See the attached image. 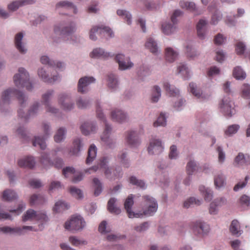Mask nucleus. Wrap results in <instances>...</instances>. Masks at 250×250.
I'll return each mask as SVG.
<instances>
[{
  "instance_id": "1",
  "label": "nucleus",
  "mask_w": 250,
  "mask_h": 250,
  "mask_svg": "<svg viewBox=\"0 0 250 250\" xmlns=\"http://www.w3.org/2000/svg\"><path fill=\"white\" fill-rule=\"evenodd\" d=\"M108 160V159L107 157L104 156L101 158L99 160L97 165L85 170V173H91V170H92L93 172H96L99 169H104V173L107 178L110 180H115L118 178L121 175L120 168L112 170L111 168L107 167Z\"/></svg>"
},
{
  "instance_id": "2",
  "label": "nucleus",
  "mask_w": 250,
  "mask_h": 250,
  "mask_svg": "<svg viewBox=\"0 0 250 250\" xmlns=\"http://www.w3.org/2000/svg\"><path fill=\"white\" fill-rule=\"evenodd\" d=\"M86 227V222L81 215L75 214L70 217L65 222L64 228L73 233L81 232Z\"/></svg>"
},
{
  "instance_id": "3",
  "label": "nucleus",
  "mask_w": 250,
  "mask_h": 250,
  "mask_svg": "<svg viewBox=\"0 0 250 250\" xmlns=\"http://www.w3.org/2000/svg\"><path fill=\"white\" fill-rule=\"evenodd\" d=\"M18 71L13 77L15 85L19 88L25 87L27 90H31L33 86L29 81L28 73L22 67L20 68Z\"/></svg>"
},
{
  "instance_id": "4",
  "label": "nucleus",
  "mask_w": 250,
  "mask_h": 250,
  "mask_svg": "<svg viewBox=\"0 0 250 250\" xmlns=\"http://www.w3.org/2000/svg\"><path fill=\"white\" fill-rule=\"evenodd\" d=\"M14 97H16L20 102L21 106H24L25 97L20 91L14 88H9L4 91L2 93L1 101L3 104H9L10 101Z\"/></svg>"
},
{
  "instance_id": "5",
  "label": "nucleus",
  "mask_w": 250,
  "mask_h": 250,
  "mask_svg": "<svg viewBox=\"0 0 250 250\" xmlns=\"http://www.w3.org/2000/svg\"><path fill=\"white\" fill-rule=\"evenodd\" d=\"M209 225L201 221H198L193 223L192 230L193 234L199 237H202L207 235L210 231Z\"/></svg>"
},
{
  "instance_id": "6",
  "label": "nucleus",
  "mask_w": 250,
  "mask_h": 250,
  "mask_svg": "<svg viewBox=\"0 0 250 250\" xmlns=\"http://www.w3.org/2000/svg\"><path fill=\"white\" fill-rule=\"evenodd\" d=\"M75 30V26L71 24L70 26H65L62 27L60 25H56L54 27V33L56 36H59V38L63 41L67 40L70 38H72V33Z\"/></svg>"
},
{
  "instance_id": "7",
  "label": "nucleus",
  "mask_w": 250,
  "mask_h": 250,
  "mask_svg": "<svg viewBox=\"0 0 250 250\" xmlns=\"http://www.w3.org/2000/svg\"><path fill=\"white\" fill-rule=\"evenodd\" d=\"M95 33H99L106 38H112L114 36V33L110 28L103 25L94 26L91 29L89 32V38L91 40L95 41L97 39Z\"/></svg>"
},
{
  "instance_id": "8",
  "label": "nucleus",
  "mask_w": 250,
  "mask_h": 250,
  "mask_svg": "<svg viewBox=\"0 0 250 250\" xmlns=\"http://www.w3.org/2000/svg\"><path fill=\"white\" fill-rule=\"evenodd\" d=\"M97 116L98 118L103 120L105 123V128L103 134L101 136V140L104 142L109 147L111 146V140L109 139V134L111 131V128L110 125L107 124L104 118V115L102 112L100 108L98 106L96 108Z\"/></svg>"
},
{
  "instance_id": "9",
  "label": "nucleus",
  "mask_w": 250,
  "mask_h": 250,
  "mask_svg": "<svg viewBox=\"0 0 250 250\" xmlns=\"http://www.w3.org/2000/svg\"><path fill=\"white\" fill-rule=\"evenodd\" d=\"M182 12L179 10H175L171 16V21L173 23V25L170 23L162 24V30L165 34L169 35L174 32L176 28L174 25L177 22V18L182 16Z\"/></svg>"
},
{
  "instance_id": "10",
  "label": "nucleus",
  "mask_w": 250,
  "mask_h": 250,
  "mask_svg": "<svg viewBox=\"0 0 250 250\" xmlns=\"http://www.w3.org/2000/svg\"><path fill=\"white\" fill-rule=\"evenodd\" d=\"M233 105V103L229 98L224 97L220 107L226 116L231 117L235 112Z\"/></svg>"
},
{
  "instance_id": "11",
  "label": "nucleus",
  "mask_w": 250,
  "mask_h": 250,
  "mask_svg": "<svg viewBox=\"0 0 250 250\" xmlns=\"http://www.w3.org/2000/svg\"><path fill=\"white\" fill-rule=\"evenodd\" d=\"M42 127L44 134L43 138L35 137L34 140L33 141V145L34 146H39L42 149H44L46 147L45 139L49 134L50 126L44 123L43 124Z\"/></svg>"
},
{
  "instance_id": "12",
  "label": "nucleus",
  "mask_w": 250,
  "mask_h": 250,
  "mask_svg": "<svg viewBox=\"0 0 250 250\" xmlns=\"http://www.w3.org/2000/svg\"><path fill=\"white\" fill-rule=\"evenodd\" d=\"M95 79L92 77H84L81 78L78 84V91L81 93H84L88 91V85L94 83Z\"/></svg>"
},
{
  "instance_id": "13",
  "label": "nucleus",
  "mask_w": 250,
  "mask_h": 250,
  "mask_svg": "<svg viewBox=\"0 0 250 250\" xmlns=\"http://www.w3.org/2000/svg\"><path fill=\"white\" fill-rule=\"evenodd\" d=\"M136 204H124L129 218H140L144 216L143 210H140L134 206Z\"/></svg>"
},
{
  "instance_id": "14",
  "label": "nucleus",
  "mask_w": 250,
  "mask_h": 250,
  "mask_svg": "<svg viewBox=\"0 0 250 250\" xmlns=\"http://www.w3.org/2000/svg\"><path fill=\"white\" fill-rule=\"evenodd\" d=\"M161 141L159 139H153L150 142L148 151L151 154H158L163 150Z\"/></svg>"
},
{
  "instance_id": "15",
  "label": "nucleus",
  "mask_w": 250,
  "mask_h": 250,
  "mask_svg": "<svg viewBox=\"0 0 250 250\" xmlns=\"http://www.w3.org/2000/svg\"><path fill=\"white\" fill-rule=\"evenodd\" d=\"M115 60L118 63L120 70H125L133 66V63L129 61V59L125 58L123 54H118L115 57Z\"/></svg>"
},
{
  "instance_id": "16",
  "label": "nucleus",
  "mask_w": 250,
  "mask_h": 250,
  "mask_svg": "<svg viewBox=\"0 0 250 250\" xmlns=\"http://www.w3.org/2000/svg\"><path fill=\"white\" fill-rule=\"evenodd\" d=\"M235 166L240 167L250 165V157L240 152L235 157L233 163Z\"/></svg>"
},
{
  "instance_id": "17",
  "label": "nucleus",
  "mask_w": 250,
  "mask_h": 250,
  "mask_svg": "<svg viewBox=\"0 0 250 250\" xmlns=\"http://www.w3.org/2000/svg\"><path fill=\"white\" fill-rule=\"evenodd\" d=\"M59 103L64 110H70L74 106V104L70 102L69 97L63 94L59 95Z\"/></svg>"
},
{
  "instance_id": "18",
  "label": "nucleus",
  "mask_w": 250,
  "mask_h": 250,
  "mask_svg": "<svg viewBox=\"0 0 250 250\" xmlns=\"http://www.w3.org/2000/svg\"><path fill=\"white\" fill-rule=\"evenodd\" d=\"M53 94V91L52 90H48L44 94L42 95V101L45 106L46 110L47 112H51L52 113H57V109L52 107L49 104V100L51 96Z\"/></svg>"
},
{
  "instance_id": "19",
  "label": "nucleus",
  "mask_w": 250,
  "mask_h": 250,
  "mask_svg": "<svg viewBox=\"0 0 250 250\" xmlns=\"http://www.w3.org/2000/svg\"><path fill=\"white\" fill-rule=\"evenodd\" d=\"M39 107V104L38 103H35L33 106L31 107L30 109L29 110L28 115L26 114L25 115L22 112V110L20 108L18 110V116L20 117L24 122H26L27 119L29 118V116L31 115H33L36 113L38 110V108Z\"/></svg>"
},
{
  "instance_id": "20",
  "label": "nucleus",
  "mask_w": 250,
  "mask_h": 250,
  "mask_svg": "<svg viewBox=\"0 0 250 250\" xmlns=\"http://www.w3.org/2000/svg\"><path fill=\"white\" fill-rule=\"evenodd\" d=\"M23 37V33L20 32L17 34L15 37V44L16 48L21 53L24 54L26 52V49L24 48V45L22 42V40Z\"/></svg>"
},
{
  "instance_id": "21",
  "label": "nucleus",
  "mask_w": 250,
  "mask_h": 250,
  "mask_svg": "<svg viewBox=\"0 0 250 250\" xmlns=\"http://www.w3.org/2000/svg\"><path fill=\"white\" fill-rule=\"evenodd\" d=\"M39 76L42 78V81L48 83H53L59 79L60 77L58 75H53V77H49L48 74L42 68L38 70Z\"/></svg>"
},
{
  "instance_id": "22",
  "label": "nucleus",
  "mask_w": 250,
  "mask_h": 250,
  "mask_svg": "<svg viewBox=\"0 0 250 250\" xmlns=\"http://www.w3.org/2000/svg\"><path fill=\"white\" fill-rule=\"evenodd\" d=\"M126 141L131 147H136L140 144L139 138L134 131L128 132Z\"/></svg>"
},
{
  "instance_id": "23",
  "label": "nucleus",
  "mask_w": 250,
  "mask_h": 250,
  "mask_svg": "<svg viewBox=\"0 0 250 250\" xmlns=\"http://www.w3.org/2000/svg\"><path fill=\"white\" fill-rule=\"evenodd\" d=\"M18 165L21 167L32 168L35 164V161L32 157H25L18 161Z\"/></svg>"
},
{
  "instance_id": "24",
  "label": "nucleus",
  "mask_w": 250,
  "mask_h": 250,
  "mask_svg": "<svg viewBox=\"0 0 250 250\" xmlns=\"http://www.w3.org/2000/svg\"><path fill=\"white\" fill-rule=\"evenodd\" d=\"M35 2V0H23V1H15L8 6L9 10L14 11L16 10L20 6L26 4H31Z\"/></svg>"
},
{
  "instance_id": "25",
  "label": "nucleus",
  "mask_w": 250,
  "mask_h": 250,
  "mask_svg": "<svg viewBox=\"0 0 250 250\" xmlns=\"http://www.w3.org/2000/svg\"><path fill=\"white\" fill-rule=\"evenodd\" d=\"M216 4L215 3L210 4L208 6L209 11H213L214 10V13L211 17L210 23L212 24H216L218 21L222 18V15L216 10Z\"/></svg>"
},
{
  "instance_id": "26",
  "label": "nucleus",
  "mask_w": 250,
  "mask_h": 250,
  "mask_svg": "<svg viewBox=\"0 0 250 250\" xmlns=\"http://www.w3.org/2000/svg\"><path fill=\"white\" fill-rule=\"evenodd\" d=\"M111 118L114 121L122 123L125 121L126 116L121 110H114L111 112Z\"/></svg>"
},
{
  "instance_id": "27",
  "label": "nucleus",
  "mask_w": 250,
  "mask_h": 250,
  "mask_svg": "<svg viewBox=\"0 0 250 250\" xmlns=\"http://www.w3.org/2000/svg\"><path fill=\"white\" fill-rule=\"evenodd\" d=\"M82 133L85 135H88L90 132H94L96 130V126L92 123H85L81 127Z\"/></svg>"
},
{
  "instance_id": "28",
  "label": "nucleus",
  "mask_w": 250,
  "mask_h": 250,
  "mask_svg": "<svg viewBox=\"0 0 250 250\" xmlns=\"http://www.w3.org/2000/svg\"><path fill=\"white\" fill-rule=\"evenodd\" d=\"M90 56L91 58L106 59L110 56V54L109 53L105 52L101 48H97L93 50Z\"/></svg>"
},
{
  "instance_id": "29",
  "label": "nucleus",
  "mask_w": 250,
  "mask_h": 250,
  "mask_svg": "<svg viewBox=\"0 0 250 250\" xmlns=\"http://www.w3.org/2000/svg\"><path fill=\"white\" fill-rule=\"evenodd\" d=\"M229 229L232 234L236 236H240L242 233V230L240 229L239 223L236 220H233L232 221Z\"/></svg>"
},
{
  "instance_id": "30",
  "label": "nucleus",
  "mask_w": 250,
  "mask_h": 250,
  "mask_svg": "<svg viewBox=\"0 0 250 250\" xmlns=\"http://www.w3.org/2000/svg\"><path fill=\"white\" fill-rule=\"evenodd\" d=\"M180 5L181 8H185L187 10L192 12L195 15H199L200 14V13L197 12L196 5L193 2L181 1L180 2Z\"/></svg>"
},
{
  "instance_id": "31",
  "label": "nucleus",
  "mask_w": 250,
  "mask_h": 250,
  "mask_svg": "<svg viewBox=\"0 0 250 250\" xmlns=\"http://www.w3.org/2000/svg\"><path fill=\"white\" fill-rule=\"evenodd\" d=\"M2 198L5 201L11 202L17 199V195L14 191L6 189L3 191Z\"/></svg>"
},
{
  "instance_id": "32",
  "label": "nucleus",
  "mask_w": 250,
  "mask_h": 250,
  "mask_svg": "<svg viewBox=\"0 0 250 250\" xmlns=\"http://www.w3.org/2000/svg\"><path fill=\"white\" fill-rule=\"evenodd\" d=\"M56 8H62L71 10L73 13H77V8L71 2L67 1H62L56 4Z\"/></svg>"
},
{
  "instance_id": "33",
  "label": "nucleus",
  "mask_w": 250,
  "mask_h": 250,
  "mask_svg": "<svg viewBox=\"0 0 250 250\" xmlns=\"http://www.w3.org/2000/svg\"><path fill=\"white\" fill-rule=\"evenodd\" d=\"M37 212L30 209H28L22 216V221L23 222L36 220Z\"/></svg>"
},
{
  "instance_id": "34",
  "label": "nucleus",
  "mask_w": 250,
  "mask_h": 250,
  "mask_svg": "<svg viewBox=\"0 0 250 250\" xmlns=\"http://www.w3.org/2000/svg\"><path fill=\"white\" fill-rule=\"evenodd\" d=\"M207 24V21L204 20H200L197 24L196 28L198 36L201 39L204 38L205 29Z\"/></svg>"
},
{
  "instance_id": "35",
  "label": "nucleus",
  "mask_w": 250,
  "mask_h": 250,
  "mask_svg": "<svg viewBox=\"0 0 250 250\" xmlns=\"http://www.w3.org/2000/svg\"><path fill=\"white\" fill-rule=\"evenodd\" d=\"M126 236L125 234H121L120 233H107L106 235V240L109 242H118L121 240H124L126 238Z\"/></svg>"
},
{
  "instance_id": "36",
  "label": "nucleus",
  "mask_w": 250,
  "mask_h": 250,
  "mask_svg": "<svg viewBox=\"0 0 250 250\" xmlns=\"http://www.w3.org/2000/svg\"><path fill=\"white\" fill-rule=\"evenodd\" d=\"M97 154V148L96 146L92 144L90 145L88 151V156L86 159V163L89 164L96 158Z\"/></svg>"
},
{
  "instance_id": "37",
  "label": "nucleus",
  "mask_w": 250,
  "mask_h": 250,
  "mask_svg": "<svg viewBox=\"0 0 250 250\" xmlns=\"http://www.w3.org/2000/svg\"><path fill=\"white\" fill-rule=\"evenodd\" d=\"M41 62L42 64H48L49 66L54 67L60 69L63 67V64L61 62H57L56 63L54 61H51L46 56H43L41 58Z\"/></svg>"
},
{
  "instance_id": "38",
  "label": "nucleus",
  "mask_w": 250,
  "mask_h": 250,
  "mask_svg": "<svg viewBox=\"0 0 250 250\" xmlns=\"http://www.w3.org/2000/svg\"><path fill=\"white\" fill-rule=\"evenodd\" d=\"M177 56V53L174 51L172 48L167 47L166 49V59L167 61L170 62H174Z\"/></svg>"
},
{
  "instance_id": "39",
  "label": "nucleus",
  "mask_w": 250,
  "mask_h": 250,
  "mask_svg": "<svg viewBox=\"0 0 250 250\" xmlns=\"http://www.w3.org/2000/svg\"><path fill=\"white\" fill-rule=\"evenodd\" d=\"M69 208V204H54L53 207V211L55 213H62Z\"/></svg>"
},
{
  "instance_id": "40",
  "label": "nucleus",
  "mask_w": 250,
  "mask_h": 250,
  "mask_svg": "<svg viewBox=\"0 0 250 250\" xmlns=\"http://www.w3.org/2000/svg\"><path fill=\"white\" fill-rule=\"evenodd\" d=\"M150 226L149 222H144L143 223L136 225L134 229L137 232L143 233L148 229Z\"/></svg>"
},
{
  "instance_id": "41",
  "label": "nucleus",
  "mask_w": 250,
  "mask_h": 250,
  "mask_svg": "<svg viewBox=\"0 0 250 250\" xmlns=\"http://www.w3.org/2000/svg\"><path fill=\"white\" fill-rule=\"evenodd\" d=\"M146 47L153 54L158 51V47L156 42L151 38H149L146 43Z\"/></svg>"
},
{
  "instance_id": "42",
  "label": "nucleus",
  "mask_w": 250,
  "mask_h": 250,
  "mask_svg": "<svg viewBox=\"0 0 250 250\" xmlns=\"http://www.w3.org/2000/svg\"><path fill=\"white\" fill-rule=\"evenodd\" d=\"M157 209V204L149 205L143 209L144 216H151L156 212Z\"/></svg>"
},
{
  "instance_id": "43",
  "label": "nucleus",
  "mask_w": 250,
  "mask_h": 250,
  "mask_svg": "<svg viewBox=\"0 0 250 250\" xmlns=\"http://www.w3.org/2000/svg\"><path fill=\"white\" fill-rule=\"evenodd\" d=\"M199 190L202 193L206 201L209 202L212 199L213 196L212 192L210 189L206 188L204 186H200L199 187Z\"/></svg>"
},
{
  "instance_id": "44",
  "label": "nucleus",
  "mask_w": 250,
  "mask_h": 250,
  "mask_svg": "<svg viewBox=\"0 0 250 250\" xmlns=\"http://www.w3.org/2000/svg\"><path fill=\"white\" fill-rule=\"evenodd\" d=\"M189 90L192 94L196 97L197 98L205 99V97L200 93V90L197 89L196 85L195 83H191L189 84Z\"/></svg>"
},
{
  "instance_id": "45",
  "label": "nucleus",
  "mask_w": 250,
  "mask_h": 250,
  "mask_svg": "<svg viewBox=\"0 0 250 250\" xmlns=\"http://www.w3.org/2000/svg\"><path fill=\"white\" fill-rule=\"evenodd\" d=\"M117 14L118 16L125 20L128 24H131V15L128 12L124 10H118Z\"/></svg>"
},
{
  "instance_id": "46",
  "label": "nucleus",
  "mask_w": 250,
  "mask_h": 250,
  "mask_svg": "<svg viewBox=\"0 0 250 250\" xmlns=\"http://www.w3.org/2000/svg\"><path fill=\"white\" fill-rule=\"evenodd\" d=\"M164 87L170 96H177L179 94V90L177 88L171 87V85L167 82L164 83Z\"/></svg>"
},
{
  "instance_id": "47",
  "label": "nucleus",
  "mask_w": 250,
  "mask_h": 250,
  "mask_svg": "<svg viewBox=\"0 0 250 250\" xmlns=\"http://www.w3.org/2000/svg\"><path fill=\"white\" fill-rule=\"evenodd\" d=\"M73 147L70 150V153L72 155H77L80 151V148L82 146L81 140L77 138L74 140Z\"/></svg>"
},
{
  "instance_id": "48",
  "label": "nucleus",
  "mask_w": 250,
  "mask_h": 250,
  "mask_svg": "<svg viewBox=\"0 0 250 250\" xmlns=\"http://www.w3.org/2000/svg\"><path fill=\"white\" fill-rule=\"evenodd\" d=\"M69 242L74 246L78 247L80 245L86 244V242L83 240L80 239L75 236H71L68 239Z\"/></svg>"
},
{
  "instance_id": "49",
  "label": "nucleus",
  "mask_w": 250,
  "mask_h": 250,
  "mask_svg": "<svg viewBox=\"0 0 250 250\" xmlns=\"http://www.w3.org/2000/svg\"><path fill=\"white\" fill-rule=\"evenodd\" d=\"M233 75L236 79H244L246 77V73L240 67L234 68L233 71Z\"/></svg>"
},
{
  "instance_id": "50",
  "label": "nucleus",
  "mask_w": 250,
  "mask_h": 250,
  "mask_svg": "<svg viewBox=\"0 0 250 250\" xmlns=\"http://www.w3.org/2000/svg\"><path fill=\"white\" fill-rule=\"evenodd\" d=\"M198 167L196 163L193 161H190L187 165V172L189 175H192L195 171L197 170Z\"/></svg>"
},
{
  "instance_id": "51",
  "label": "nucleus",
  "mask_w": 250,
  "mask_h": 250,
  "mask_svg": "<svg viewBox=\"0 0 250 250\" xmlns=\"http://www.w3.org/2000/svg\"><path fill=\"white\" fill-rule=\"evenodd\" d=\"M93 182L95 187L94 195L95 196H98L100 194L102 191V183L97 178H94L93 179Z\"/></svg>"
},
{
  "instance_id": "52",
  "label": "nucleus",
  "mask_w": 250,
  "mask_h": 250,
  "mask_svg": "<svg viewBox=\"0 0 250 250\" xmlns=\"http://www.w3.org/2000/svg\"><path fill=\"white\" fill-rule=\"evenodd\" d=\"M36 220H38L41 222V224L39 225V227L43 228V224L48 222V218L44 213L40 212H37Z\"/></svg>"
},
{
  "instance_id": "53",
  "label": "nucleus",
  "mask_w": 250,
  "mask_h": 250,
  "mask_svg": "<svg viewBox=\"0 0 250 250\" xmlns=\"http://www.w3.org/2000/svg\"><path fill=\"white\" fill-rule=\"evenodd\" d=\"M65 130L62 127L60 128L54 136V140L57 143L61 142L64 138L65 134Z\"/></svg>"
},
{
  "instance_id": "54",
  "label": "nucleus",
  "mask_w": 250,
  "mask_h": 250,
  "mask_svg": "<svg viewBox=\"0 0 250 250\" xmlns=\"http://www.w3.org/2000/svg\"><path fill=\"white\" fill-rule=\"evenodd\" d=\"M107 82L108 87L111 89L115 88L118 84L116 78L112 74L108 75Z\"/></svg>"
},
{
  "instance_id": "55",
  "label": "nucleus",
  "mask_w": 250,
  "mask_h": 250,
  "mask_svg": "<svg viewBox=\"0 0 250 250\" xmlns=\"http://www.w3.org/2000/svg\"><path fill=\"white\" fill-rule=\"evenodd\" d=\"M41 162L44 168H47L49 166H53V163L50 161L46 153H42L41 156Z\"/></svg>"
},
{
  "instance_id": "56",
  "label": "nucleus",
  "mask_w": 250,
  "mask_h": 250,
  "mask_svg": "<svg viewBox=\"0 0 250 250\" xmlns=\"http://www.w3.org/2000/svg\"><path fill=\"white\" fill-rule=\"evenodd\" d=\"M166 125V118L165 115L161 113L160 116L157 119V120L153 123V126L154 127H157L158 126H164Z\"/></svg>"
},
{
  "instance_id": "57",
  "label": "nucleus",
  "mask_w": 250,
  "mask_h": 250,
  "mask_svg": "<svg viewBox=\"0 0 250 250\" xmlns=\"http://www.w3.org/2000/svg\"><path fill=\"white\" fill-rule=\"evenodd\" d=\"M17 234L22 235L26 231H36L32 226H23L22 227H16Z\"/></svg>"
},
{
  "instance_id": "58",
  "label": "nucleus",
  "mask_w": 250,
  "mask_h": 250,
  "mask_svg": "<svg viewBox=\"0 0 250 250\" xmlns=\"http://www.w3.org/2000/svg\"><path fill=\"white\" fill-rule=\"evenodd\" d=\"M99 231L103 234H107L110 231V229L107 226L106 221H103L99 225Z\"/></svg>"
},
{
  "instance_id": "59",
  "label": "nucleus",
  "mask_w": 250,
  "mask_h": 250,
  "mask_svg": "<svg viewBox=\"0 0 250 250\" xmlns=\"http://www.w3.org/2000/svg\"><path fill=\"white\" fill-rule=\"evenodd\" d=\"M178 73L181 74L184 78V79H187L188 78L189 72L188 68L184 64L180 65L178 68Z\"/></svg>"
},
{
  "instance_id": "60",
  "label": "nucleus",
  "mask_w": 250,
  "mask_h": 250,
  "mask_svg": "<svg viewBox=\"0 0 250 250\" xmlns=\"http://www.w3.org/2000/svg\"><path fill=\"white\" fill-rule=\"evenodd\" d=\"M45 202L44 197L41 194H33L30 197V203H42Z\"/></svg>"
},
{
  "instance_id": "61",
  "label": "nucleus",
  "mask_w": 250,
  "mask_h": 250,
  "mask_svg": "<svg viewBox=\"0 0 250 250\" xmlns=\"http://www.w3.org/2000/svg\"><path fill=\"white\" fill-rule=\"evenodd\" d=\"M107 209L110 213L117 215L121 212V209L117 204H108Z\"/></svg>"
},
{
  "instance_id": "62",
  "label": "nucleus",
  "mask_w": 250,
  "mask_h": 250,
  "mask_svg": "<svg viewBox=\"0 0 250 250\" xmlns=\"http://www.w3.org/2000/svg\"><path fill=\"white\" fill-rule=\"evenodd\" d=\"M129 182L132 185H136L141 188H145V183L142 180H138L135 177L131 176L129 178Z\"/></svg>"
},
{
  "instance_id": "63",
  "label": "nucleus",
  "mask_w": 250,
  "mask_h": 250,
  "mask_svg": "<svg viewBox=\"0 0 250 250\" xmlns=\"http://www.w3.org/2000/svg\"><path fill=\"white\" fill-rule=\"evenodd\" d=\"M161 96V89L158 86H154V91L152 96V101L153 102H158Z\"/></svg>"
},
{
  "instance_id": "64",
  "label": "nucleus",
  "mask_w": 250,
  "mask_h": 250,
  "mask_svg": "<svg viewBox=\"0 0 250 250\" xmlns=\"http://www.w3.org/2000/svg\"><path fill=\"white\" fill-rule=\"evenodd\" d=\"M246 49V46L244 43L241 42H236L235 44V51L238 55H242L244 53Z\"/></svg>"
}]
</instances>
